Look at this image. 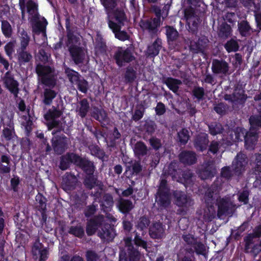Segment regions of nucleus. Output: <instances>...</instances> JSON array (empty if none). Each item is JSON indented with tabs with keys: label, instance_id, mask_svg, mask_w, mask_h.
Segmentation results:
<instances>
[{
	"label": "nucleus",
	"instance_id": "22",
	"mask_svg": "<svg viewBox=\"0 0 261 261\" xmlns=\"http://www.w3.org/2000/svg\"><path fill=\"white\" fill-rule=\"evenodd\" d=\"M77 182L78 179L76 176L71 173H66L63 176L62 186L65 191H70L75 189Z\"/></svg>",
	"mask_w": 261,
	"mask_h": 261
},
{
	"label": "nucleus",
	"instance_id": "53",
	"mask_svg": "<svg viewBox=\"0 0 261 261\" xmlns=\"http://www.w3.org/2000/svg\"><path fill=\"white\" fill-rule=\"evenodd\" d=\"M122 257L128 259V261H140L141 253L137 249L134 248L127 251L126 256L122 255Z\"/></svg>",
	"mask_w": 261,
	"mask_h": 261
},
{
	"label": "nucleus",
	"instance_id": "29",
	"mask_svg": "<svg viewBox=\"0 0 261 261\" xmlns=\"http://www.w3.org/2000/svg\"><path fill=\"white\" fill-rule=\"evenodd\" d=\"M253 236L248 235L245 240V250L247 252L252 253L254 255H256L261 251V243L254 245Z\"/></svg>",
	"mask_w": 261,
	"mask_h": 261
},
{
	"label": "nucleus",
	"instance_id": "57",
	"mask_svg": "<svg viewBox=\"0 0 261 261\" xmlns=\"http://www.w3.org/2000/svg\"><path fill=\"white\" fill-rule=\"evenodd\" d=\"M137 77L136 71L132 67L128 66L126 68V71L124 74L125 82L127 83H132Z\"/></svg>",
	"mask_w": 261,
	"mask_h": 261
},
{
	"label": "nucleus",
	"instance_id": "37",
	"mask_svg": "<svg viewBox=\"0 0 261 261\" xmlns=\"http://www.w3.org/2000/svg\"><path fill=\"white\" fill-rule=\"evenodd\" d=\"M117 206L119 211L124 214L129 213L134 208V205L131 201L122 198L118 200Z\"/></svg>",
	"mask_w": 261,
	"mask_h": 261
},
{
	"label": "nucleus",
	"instance_id": "48",
	"mask_svg": "<svg viewBox=\"0 0 261 261\" xmlns=\"http://www.w3.org/2000/svg\"><path fill=\"white\" fill-rule=\"evenodd\" d=\"M147 148L142 142H137L134 147V151L136 156L140 157L144 156L147 153Z\"/></svg>",
	"mask_w": 261,
	"mask_h": 261
},
{
	"label": "nucleus",
	"instance_id": "35",
	"mask_svg": "<svg viewBox=\"0 0 261 261\" xmlns=\"http://www.w3.org/2000/svg\"><path fill=\"white\" fill-rule=\"evenodd\" d=\"M218 35L221 39L226 40L232 34V29L230 25L226 22L222 23L218 28Z\"/></svg>",
	"mask_w": 261,
	"mask_h": 261
},
{
	"label": "nucleus",
	"instance_id": "6",
	"mask_svg": "<svg viewBox=\"0 0 261 261\" xmlns=\"http://www.w3.org/2000/svg\"><path fill=\"white\" fill-rule=\"evenodd\" d=\"M150 223V220L146 216L141 217L137 222L136 227L141 231V236L136 231H134L135 237L134 240V243L138 246L142 247L147 251V242L142 239V236L146 233L145 230L148 227Z\"/></svg>",
	"mask_w": 261,
	"mask_h": 261
},
{
	"label": "nucleus",
	"instance_id": "19",
	"mask_svg": "<svg viewBox=\"0 0 261 261\" xmlns=\"http://www.w3.org/2000/svg\"><path fill=\"white\" fill-rule=\"evenodd\" d=\"M229 66L227 62L223 60L214 59L212 61V70L214 73L226 75Z\"/></svg>",
	"mask_w": 261,
	"mask_h": 261
},
{
	"label": "nucleus",
	"instance_id": "38",
	"mask_svg": "<svg viewBox=\"0 0 261 261\" xmlns=\"http://www.w3.org/2000/svg\"><path fill=\"white\" fill-rule=\"evenodd\" d=\"M202 218L205 221L210 222L214 219L216 215V212L213 205L207 206L201 212Z\"/></svg>",
	"mask_w": 261,
	"mask_h": 261
},
{
	"label": "nucleus",
	"instance_id": "7",
	"mask_svg": "<svg viewBox=\"0 0 261 261\" xmlns=\"http://www.w3.org/2000/svg\"><path fill=\"white\" fill-rule=\"evenodd\" d=\"M200 12L197 8L190 7L185 10V17L189 31L193 33L197 31L200 23Z\"/></svg>",
	"mask_w": 261,
	"mask_h": 261
},
{
	"label": "nucleus",
	"instance_id": "39",
	"mask_svg": "<svg viewBox=\"0 0 261 261\" xmlns=\"http://www.w3.org/2000/svg\"><path fill=\"white\" fill-rule=\"evenodd\" d=\"M89 109V104L87 99H83L77 103L76 112L82 117H85Z\"/></svg>",
	"mask_w": 261,
	"mask_h": 261
},
{
	"label": "nucleus",
	"instance_id": "42",
	"mask_svg": "<svg viewBox=\"0 0 261 261\" xmlns=\"http://www.w3.org/2000/svg\"><path fill=\"white\" fill-rule=\"evenodd\" d=\"M10 171V158L7 155H3L0 161V174L4 175L9 173Z\"/></svg>",
	"mask_w": 261,
	"mask_h": 261
},
{
	"label": "nucleus",
	"instance_id": "28",
	"mask_svg": "<svg viewBox=\"0 0 261 261\" xmlns=\"http://www.w3.org/2000/svg\"><path fill=\"white\" fill-rule=\"evenodd\" d=\"M77 154L73 153H67L60 157L59 168L62 170L67 169L71 163L75 165Z\"/></svg>",
	"mask_w": 261,
	"mask_h": 261
},
{
	"label": "nucleus",
	"instance_id": "4",
	"mask_svg": "<svg viewBox=\"0 0 261 261\" xmlns=\"http://www.w3.org/2000/svg\"><path fill=\"white\" fill-rule=\"evenodd\" d=\"M62 114V112L59 109L53 107L44 115L48 129L49 130L54 128L57 129L52 132V134L54 135L63 130L61 122L58 119Z\"/></svg>",
	"mask_w": 261,
	"mask_h": 261
},
{
	"label": "nucleus",
	"instance_id": "64",
	"mask_svg": "<svg viewBox=\"0 0 261 261\" xmlns=\"http://www.w3.org/2000/svg\"><path fill=\"white\" fill-rule=\"evenodd\" d=\"M114 16L118 22L117 24L120 26L123 25L124 21L126 20L124 12L121 10H116L114 13Z\"/></svg>",
	"mask_w": 261,
	"mask_h": 261
},
{
	"label": "nucleus",
	"instance_id": "25",
	"mask_svg": "<svg viewBox=\"0 0 261 261\" xmlns=\"http://www.w3.org/2000/svg\"><path fill=\"white\" fill-rule=\"evenodd\" d=\"M98 236L105 241H110L114 238L115 233L114 229L105 221L104 224L98 231Z\"/></svg>",
	"mask_w": 261,
	"mask_h": 261
},
{
	"label": "nucleus",
	"instance_id": "13",
	"mask_svg": "<svg viewBox=\"0 0 261 261\" xmlns=\"http://www.w3.org/2000/svg\"><path fill=\"white\" fill-rule=\"evenodd\" d=\"M161 20L159 18H153L141 20L139 24L142 30L147 31L152 36L157 33L158 28L161 25Z\"/></svg>",
	"mask_w": 261,
	"mask_h": 261
},
{
	"label": "nucleus",
	"instance_id": "21",
	"mask_svg": "<svg viewBox=\"0 0 261 261\" xmlns=\"http://www.w3.org/2000/svg\"><path fill=\"white\" fill-rule=\"evenodd\" d=\"M175 204L180 207H189L193 204L192 200L184 192L176 191L173 193Z\"/></svg>",
	"mask_w": 261,
	"mask_h": 261
},
{
	"label": "nucleus",
	"instance_id": "14",
	"mask_svg": "<svg viewBox=\"0 0 261 261\" xmlns=\"http://www.w3.org/2000/svg\"><path fill=\"white\" fill-rule=\"evenodd\" d=\"M114 58L116 63L120 67L123 66L125 63H129L135 59L134 56L128 48L125 50L119 49L116 52Z\"/></svg>",
	"mask_w": 261,
	"mask_h": 261
},
{
	"label": "nucleus",
	"instance_id": "34",
	"mask_svg": "<svg viewBox=\"0 0 261 261\" xmlns=\"http://www.w3.org/2000/svg\"><path fill=\"white\" fill-rule=\"evenodd\" d=\"M101 210L104 212L110 211L114 205V201L112 195L109 193L104 194L100 201Z\"/></svg>",
	"mask_w": 261,
	"mask_h": 261
},
{
	"label": "nucleus",
	"instance_id": "11",
	"mask_svg": "<svg viewBox=\"0 0 261 261\" xmlns=\"http://www.w3.org/2000/svg\"><path fill=\"white\" fill-rule=\"evenodd\" d=\"M149 235L152 239H163L166 236L165 225L160 221L153 222L149 228Z\"/></svg>",
	"mask_w": 261,
	"mask_h": 261
},
{
	"label": "nucleus",
	"instance_id": "27",
	"mask_svg": "<svg viewBox=\"0 0 261 261\" xmlns=\"http://www.w3.org/2000/svg\"><path fill=\"white\" fill-rule=\"evenodd\" d=\"M29 21L34 33L36 34H39L41 33H45L47 22L44 17H42L40 20V18H36L35 20H29Z\"/></svg>",
	"mask_w": 261,
	"mask_h": 261
},
{
	"label": "nucleus",
	"instance_id": "58",
	"mask_svg": "<svg viewBox=\"0 0 261 261\" xmlns=\"http://www.w3.org/2000/svg\"><path fill=\"white\" fill-rule=\"evenodd\" d=\"M108 15L117 6V0H100Z\"/></svg>",
	"mask_w": 261,
	"mask_h": 261
},
{
	"label": "nucleus",
	"instance_id": "47",
	"mask_svg": "<svg viewBox=\"0 0 261 261\" xmlns=\"http://www.w3.org/2000/svg\"><path fill=\"white\" fill-rule=\"evenodd\" d=\"M2 133V137L7 141H13L17 138L13 126H10L9 127H5Z\"/></svg>",
	"mask_w": 261,
	"mask_h": 261
},
{
	"label": "nucleus",
	"instance_id": "46",
	"mask_svg": "<svg viewBox=\"0 0 261 261\" xmlns=\"http://www.w3.org/2000/svg\"><path fill=\"white\" fill-rule=\"evenodd\" d=\"M106 45L99 34L96 35L95 42V50L96 54L103 53L106 50Z\"/></svg>",
	"mask_w": 261,
	"mask_h": 261
},
{
	"label": "nucleus",
	"instance_id": "18",
	"mask_svg": "<svg viewBox=\"0 0 261 261\" xmlns=\"http://www.w3.org/2000/svg\"><path fill=\"white\" fill-rule=\"evenodd\" d=\"M32 253L34 259L44 261L47 257L48 251L39 241H36L32 247Z\"/></svg>",
	"mask_w": 261,
	"mask_h": 261
},
{
	"label": "nucleus",
	"instance_id": "51",
	"mask_svg": "<svg viewBox=\"0 0 261 261\" xmlns=\"http://www.w3.org/2000/svg\"><path fill=\"white\" fill-rule=\"evenodd\" d=\"M246 131L241 127H237L234 130L231 131L230 134L232 141L236 142L241 140L242 137H244Z\"/></svg>",
	"mask_w": 261,
	"mask_h": 261
},
{
	"label": "nucleus",
	"instance_id": "56",
	"mask_svg": "<svg viewBox=\"0 0 261 261\" xmlns=\"http://www.w3.org/2000/svg\"><path fill=\"white\" fill-rule=\"evenodd\" d=\"M249 123L251 125L250 129L256 130L257 128H261V114L250 116Z\"/></svg>",
	"mask_w": 261,
	"mask_h": 261
},
{
	"label": "nucleus",
	"instance_id": "26",
	"mask_svg": "<svg viewBox=\"0 0 261 261\" xmlns=\"http://www.w3.org/2000/svg\"><path fill=\"white\" fill-rule=\"evenodd\" d=\"M179 159L184 165H191L196 163L197 155L193 151L184 150L179 154Z\"/></svg>",
	"mask_w": 261,
	"mask_h": 261
},
{
	"label": "nucleus",
	"instance_id": "23",
	"mask_svg": "<svg viewBox=\"0 0 261 261\" xmlns=\"http://www.w3.org/2000/svg\"><path fill=\"white\" fill-rule=\"evenodd\" d=\"M3 81L7 88L14 94L15 97H17L19 90L18 83L9 72L5 74L3 77Z\"/></svg>",
	"mask_w": 261,
	"mask_h": 261
},
{
	"label": "nucleus",
	"instance_id": "8",
	"mask_svg": "<svg viewBox=\"0 0 261 261\" xmlns=\"http://www.w3.org/2000/svg\"><path fill=\"white\" fill-rule=\"evenodd\" d=\"M65 73L71 84L76 85L82 92H87L88 83L77 72L66 67L65 68Z\"/></svg>",
	"mask_w": 261,
	"mask_h": 261
},
{
	"label": "nucleus",
	"instance_id": "33",
	"mask_svg": "<svg viewBox=\"0 0 261 261\" xmlns=\"http://www.w3.org/2000/svg\"><path fill=\"white\" fill-rule=\"evenodd\" d=\"M109 26L115 33L116 38L121 41H125L128 39L129 36L127 33L124 31H121V26L117 24L112 21L109 20Z\"/></svg>",
	"mask_w": 261,
	"mask_h": 261
},
{
	"label": "nucleus",
	"instance_id": "2",
	"mask_svg": "<svg viewBox=\"0 0 261 261\" xmlns=\"http://www.w3.org/2000/svg\"><path fill=\"white\" fill-rule=\"evenodd\" d=\"M35 70L39 80L44 86L54 88L56 85L57 77L54 68L38 64Z\"/></svg>",
	"mask_w": 261,
	"mask_h": 261
},
{
	"label": "nucleus",
	"instance_id": "32",
	"mask_svg": "<svg viewBox=\"0 0 261 261\" xmlns=\"http://www.w3.org/2000/svg\"><path fill=\"white\" fill-rule=\"evenodd\" d=\"M69 52L73 61L76 65H79L83 63L85 54L84 50L82 47L71 48Z\"/></svg>",
	"mask_w": 261,
	"mask_h": 261
},
{
	"label": "nucleus",
	"instance_id": "5",
	"mask_svg": "<svg viewBox=\"0 0 261 261\" xmlns=\"http://www.w3.org/2000/svg\"><path fill=\"white\" fill-rule=\"evenodd\" d=\"M19 6L21 12L22 19L24 18L25 12L28 13L29 20L40 18L39 5L36 0H19Z\"/></svg>",
	"mask_w": 261,
	"mask_h": 261
},
{
	"label": "nucleus",
	"instance_id": "44",
	"mask_svg": "<svg viewBox=\"0 0 261 261\" xmlns=\"http://www.w3.org/2000/svg\"><path fill=\"white\" fill-rule=\"evenodd\" d=\"M33 56L26 49H20L18 53V62L19 65H24L32 60Z\"/></svg>",
	"mask_w": 261,
	"mask_h": 261
},
{
	"label": "nucleus",
	"instance_id": "63",
	"mask_svg": "<svg viewBox=\"0 0 261 261\" xmlns=\"http://www.w3.org/2000/svg\"><path fill=\"white\" fill-rule=\"evenodd\" d=\"M20 49H26L30 42V37L27 33L23 30L20 33Z\"/></svg>",
	"mask_w": 261,
	"mask_h": 261
},
{
	"label": "nucleus",
	"instance_id": "16",
	"mask_svg": "<svg viewBox=\"0 0 261 261\" xmlns=\"http://www.w3.org/2000/svg\"><path fill=\"white\" fill-rule=\"evenodd\" d=\"M248 163V159L247 155L242 152L238 153L232 164L234 172L238 174L244 172Z\"/></svg>",
	"mask_w": 261,
	"mask_h": 261
},
{
	"label": "nucleus",
	"instance_id": "45",
	"mask_svg": "<svg viewBox=\"0 0 261 261\" xmlns=\"http://www.w3.org/2000/svg\"><path fill=\"white\" fill-rule=\"evenodd\" d=\"M98 182L93 174H87L85 177L83 184L87 189L91 190L95 186L98 185Z\"/></svg>",
	"mask_w": 261,
	"mask_h": 261
},
{
	"label": "nucleus",
	"instance_id": "36",
	"mask_svg": "<svg viewBox=\"0 0 261 261\" xmlns=\"http://www.w3.org/2000/svg\"><path fill=\"white\" fill-rule=\"evenodd\" d=\"M219 192V188L216 184L212 185L205 192L204 198L206 202L211 203L217 197Z\"/></svg>",
	"mask_w": 261,
	"mask_h": 261
},
{
	"label": "nucleus",
	"instance_id": "52",
	"mask_svg": "<svg viewBox=\"0 0 261 261\" xmlns=\"http://www.w3.org/2000/svg\"><path fill=\"white\" fill-rule=\"evenodd\" d=\"M36 206L38 210L42 212V214L43 215L45 210H46V198L41 193H38L36 196Z\"/></svg>",
	"mask_w": 261,
	"mask_h": 261
},
{
	"label": "nucleus",
	"instance_id": "30",
	"mask_svg": "<svg viewBox=\"0 0 261 261\" xmlns=\"http://www.w3.org/2000/svg\"><path fill=\"white\" fill-rule=\"evenodd\" d=\"M53 88L46 87L44 88L41 97L42 102L46 106L50 105L53 99L56 97L57 92L53 89Z\"/></svg>",
	"mask_w": 261,
	"mask_h": 261
},
{
	"label": "nucleus",
	"instance_id": "40",
	"mask_svg": "<svg viewBox=\"0 0 261 261\" xmlns=\"http://www.w3.org/2000/svg\"><path fill=\"white\" fill-rule=\"evenodd\" d=\"M162 47L161 39L157 38L155 41L150 45L148 46L147 50L148 56L154 57L158 55Z\"/></svg>",
	"mask_w": 261,
	"mask_h": 261
},
{
	"label": "nucleus",
	"instance_id": "20",
	"mask_svg": "<svg viewBox=\"0 0 261 261\" xmlns=\"http://www.w3.org/2000/svg\"><path fill=\"white\" fill-rule=\"evenodd\" d=\"M67 138L64 135L53 138L52 145L56 153L61 154L65 151L67 148Z\"/></svg>",
	"mask_w": 261,
	"mask_h": 261
},
{
	"label": "nucleus",
	"instance_id": "17",
	"mask_svg": "<svg viewBox=\"0 0 261 261\" xmlns=\"http://www.w3.org/2000/svg\"><path fill=\"white\" fill-rule=\"evenodd\" d=\"M75 165L82 169L86 174H93L95 170V167L92 162L77 154Z\"/></svg>",
	"mask_w": 261,
	"mask_h": 261
},
{
	"label": "nucleus",
	"instance_id": "41",
	"mask_svg": "<svg viewBox=\"0 0 261 261\" xmlns=\"http://www.w3.org/2000/svg\"><path fill=\"white\" fill-rule=\"evenodd\" d=\"M165 29L167 41L169 44L177 40L179 35L175 28L172 26L167 25L165 27Z\"/></svg>",
	"mask_w": 261,
	"mask_h": 261
},
{
	"label": "nucleus",
	"instance_id": "62",
	"mask_svg": "<svg viewBox=\"0 0 261 261\" xmlns=\"http://www.w3.org/2000/svg\"><path fill=\"white\" fill-rule=\"evenodd\" d=\"M208 127L210 132L212 135L221 134L223 130L222 125L219 123H213L209 125Z\"/></svg>",
	"mask_w": 261,
	"mask_h": 261
},
{
	"label": "nucleus",
	"instance_id": "12",
	"mask_svg": "<svg viewBox=\"0 0 261 261\" xmlns=\"http://www.w3.org/2000/svg\"><path fill=\"white\" fill-rule=\"evenodd\" d=\"M216 173L214 162L209 160L204 162L199 171V176L202 179L211 178Z\"/></svg>",
	"mask_w": 261,
	"mask_h": 261
},
{
	"label": "nucleus",
	"instance_id": "55",
	"mask_svg": "<svg viewBox=\"0 0 261 261\" xmlns=\"http://www.w3.org/2000/svg\"><path fill=\"white\" fill-rule=\"evenodd\" d=\"M238 29L242 36H246L250 34L251 28L247 21L243 20L238 23Z\"/></svg>",
	"mask_w": 261,
	"mask_h": 261
},
{
	"label": "nucleus",
	"instance_id": "1",
	"mask_svg": "<svg viewBox=\"0 0 261 261\" xmlns=\"http://www.w3.org/2000/svg\"><path fill=\"white\" fill-rule=\"evenodd\" d=\"M35 70L39 80L44 86L54 88L56 85L57 77L54 68L38 64Z\"/></svg>",
	"mask_w": 261,
	"mask_h": 261
},
{
	"label": "nucleus",
	"instance_id": "43",
	"mask_svg": "<svg viewBox=\"0 0 261 261\" xmlns=\"http://www.w3.org/2000/svg\"><path fill=\"white\" fill-rule=\"evenodd\" d=\"M164 83L166 84L170 90L175 93L178 92L179 86L182 84L180 80L172 77L165 79L164 80Z\"/></svg>",
	"mask_w": 261,
	"mask_h": 261
},
{
	"label": "nucleus",
	"instance_id": "9",
	"mask_svg": "<svg viewBox=\"0 0 261 261\" xmlns=\"http://www.w3.org/2000/svg\"><path fill=\"white\" fill-rule=\"evenodd\" d=\"M247 98L245 94V90L241 85H238L235 87L232 94H225L224 99L233 103L244 104Z\"/></svg>",
	"mask_w": 261,
	"mask_h": 261
},
{
	"label": "nucleus",
	"instance_id": "3",
	"mask_svg": "<svg viewBox=\"0 0 261 261\" xmlns=\"http://www.w3.org/2000/svg\"><path fill=\"white\" fill-rule=\"evenodd\" d=\"M155 205L160 211L168 208L171 204L170 190L167 180L162 178L155 194Z\"/></svg>",
	"mask_w": 261,
	"mask_h": 261
},
{
	"label": "nucleus",
	"instance_id": "24",
	"mask_svg": "<svg viewBox=\"0 0 261 261\" xmlns=\"http://www.w3.org/2000/svg\"><path fill=\"white\" fill-rule=\"evenodd\" d=\"M258 135L256 130L252 129L246 132L244 136L245 147L248 150H253L257 143Z\"/></svg>",
	"mask_w": 261,
	"mask_h": 261
},
{
	"label": "nucleus",
	"instance_id": "31",
	"mask_svg": "<svg viewBox=\"0 0 261 261\" xmlns=\"http://www.w3.org/2000/svg\"><path fill=\"white\" fill-rule=\"evenodd\" d=\"M208 143L207 135L202 133L196 137L194 141V145L197 150L203 151L206 148Z\"/></svg>",
	"mask_w": 261,
	"mask_h": 261
},
{
	"label": "nucleus",
	"instance_id": "54",
	"mask_svg": "<svg viewBox=\"0 0 261 261\" xmlns=\"http://www.w3.org/2000/svg\"><path fill=\"white\" fill-rule=\"evenodd\" d=\"M91 115L100 122L105 121L107 118V113L103 110L98 109L96 108L93 109Z\"/></svg>",
	"mask_w": 261,
	"mask_h": 261
},
{
	"label": "nucleus",
	"instance_id": "10",
	"mask_svg": "<svg viewBox=\"0 0 261 261\" xmlns=\"http://www.w3.org/2000/svg\"><path fill=\"white\" fill-rule=\"evenodd\" d=\"M106 220L104 216L99 215L88 220L86 223V231L88 236L94 234L98 228L100 229L104 224Z\"/></svg>",
	"mask_w": 261,
	"mask_h": 261
},
{
	"label": "nucleus",
	"instance_id": "60",
	"mask_svg": "<svg viewBox=\"0 0 261 261\" xmlns=\"http://www.w3.org/2000/svg\"><path fill=\"white\" fill-rule=\"evenodd\" d=\"M190 138L189 131L186 128H182L178 132V139L182 144H186Z\"/></svg>",
	"mask_w": 261,
	"mask_h": 261
},
{
	"label": "nucleus",
	"instance_id": "59",
	"mask_svg": "<svg viewBox=\"0 0 261 261\" xmlns=\"http://www.w3.org/2000/svg\"><path fill=\"white\" fill-rule=\"evenodd\" d=\"M224 47L228 53H230L237 51L239 49V45L236 40L231 39L224 44Z\"/></svg>",
	"mask_w": 261,
	"mask_h": 261
},
{
	"label": "nucleus",
	"instance_id": "61",
	"mask_svg": "<svg viewBox=\"0 0 261 261\" xmlns=\"http://www.w3.org/2000/svg\"><path fill=\"white\" fill-rule=\"evenodd\" d=\"M68 232L79 238H82L84 234V230L81 225L71 226L69 228Z\"/></svg>",
	"mask_w": 261,
	"mask_h": 261
},
{
	"label": "nucleus",
	"instance_id": "15",
	"mask_svg": "<svg viewBox=\"0 0 261 261\" xmlns=\"http://www.w3.org/2000/svg\"><path fill=\"white\" fill-rule=\"evenodd\" d=\"M218 207L217 216L220 218L223 215H228L232 213L233 205L228 198L217 199Z\"/></svg>",
	"mask_w": 261,
	"mask_h": 261
},
{
	"label": "nucleus",
	"instance_id": "49",
	"mask_svg": "<svg viewBox=\"0 0 261 261\" xmlns=\"http://www.w3.org/2000/svg\"><path fill=\"white\" fill-rule=\"evenodd\" d=\"M67 41L66 42V45L68 47V50L72 48H77L79 46V39L76 36H75L72 33L69 31L67 33Z\"/></svg>",
	"mask_w": 261,
	"mask_h": 261
},
{
	"label": "nucleus",
	"instance_id": "50",
	"mask_svg": "<svg viewBox=\"0 0 261 261\" xmlns=\"http://www.w3.org/2000/svg\"><path fill=\"white\" fill-rule=\"evenodd\" d=\"M1 30L6 38H11L13 34V29L10 23L6 20H1Z\"/></svg>",
	"mask_w": 261,
	"mask_h": 261
}]
</instances>
